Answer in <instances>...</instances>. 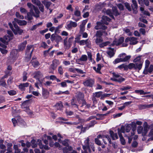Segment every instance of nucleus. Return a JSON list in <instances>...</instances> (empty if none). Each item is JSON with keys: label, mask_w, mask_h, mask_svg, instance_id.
Segmentation results:
<instances>
[{"label": "nucleus", "mask_w": 153, "mask_h": 153, "mask_svg": "<svg viewBox=\"0 0 153 153\" xmlns=\"http://www.w3.org/2000/svg\"><path fill=\"white\" fill-rule=\"evenodd\" d=\"M27 4L28 7L30 9V11L32 14L35 17H38L39 12L38 9L30 3H28Z\"/></svg>", "instance_id": "obj_1"}, {"label": "nucleus", "mask_w": 153, "mask_h": 153, "mask_svg": "<svg viewBox=\"0 0 153 153\" xmlns=\"http://www.w3.org/2000/svg\"><path fill=\"white\" fill-rule=\"evenodd\" d=\"M112 74L113 75V77L111 78L110 79L113 81L121 83L124 81L125 80L124 78L120 76L118 73L113 72Z\"/></svg>", "instance_id": "obj_2"}, {"label": "nucleus", "mask_w": 153, "mask_h": 153, "mask_svg": "<svg viewBox=\"0 0 153 153\" xmlns=\"http://www.w3.org/2000/svg\"><path fill=\"white\" fill-rule=\"evenodd\" d=\"M103 41V40L102 37H97L95 39L96 44L99 45L100 48L103 47L110 44V42L109 41L102 42Z\"/></svg>", "instance_id": "obj_3"}, {"label": "nucleus", "mask_w": 153, "mask_h": 153, "mask_svg": "<svg viewBox=\"0 0 153 153\" xmlns=\"http://www.w3.org/2000/svg\"><path fill=\"white\" fill-rule=\"evenodd\" d=\"M129 42L130 45H135L138 42L137 39L134 37H128L126 39L125 42L126 43ZM127 45L128 44L127 43H123L122 45L123 47H126Z\"/></svg>", "instance_id": "obj_4"}, {"label": "nucleus", "mask_w": 153, "mask_h": 153, "mask_svg": "<svg viewBox=\"0 0 153 153\" xmlns=\"http://www.w3.org/2000/svg\"><path fill=\"white\" fill-rule=\"evenodd\" d=\"M68 37H66L64 40L63 44L65 48V49H68L71 46L73 41L74 39V37L71 36L69 38L67 41Z\"/></svg>", "instance_id": "obj_5"}, {"label": "nucleus", "mask_w": 153, "mask_h": 153, "mask_svg": "<svg viewBox=\"0 0 153 153\" xmlns=\"http://www.w3.org/2000/svg\"><path fill=\"white\" fill-rule=\"evenodd\" d=\"M90 140L88 137H87L84 141V145H83L82 148L85 150L88 149L89 152H91V150L90 149V145H89V141Z\"/></svg>", "instance_id": "obj_6"}, {"label": "nucleus", "mask_w": 153, "mask_h": 153, "mask_svg": "<svg viewBox=\"0 0 153 153\" xmlns=\"http://www.w3.org/2000/svg\"><path fill=\"white\" fill-rule=\"evenodd\" d=\"M13 23L15 28V30L14 29V30H13L14 33L15 34H19L20 35L23 32V30L20 29L18 26L14 23V22H13Z\"/></svg>", "instance_id": "obj_7"}, {"label": "nucleus", "mask_w": 153, "mask_h": 153, "mask_svg": "<svg viewBox=\"0 0 153 153\" xmlns=\"http://www.w3.org/2000/svg\"><path fill=\"white\" fill-rule=\"evenodd\" d=\"M94 83L93 79H87L83 82V84L85 86L92 87Z\"/></svg>", "instance_id": "obj_8"}, {"label": "nucleus", "mask_w": 153, "mask_h": 153, "mask_svg": "<svg viewBox=\"0 0 153 153\" xmlns=\"http://www.w3.org/2000/svg\"><path fill=\"white\" fill-rule=\"evenodd\" d=\"M106 28V27L104 25V24L100 22H97V25L95 27V28L96 30L100 29L105 30Z\"/></svg>", "instance_id": "obj_9"}, {"label": "nucleus", "mask_w": 153, "mask_h": 153, "mask_svg": "<svg viewBox=\"0 0 153 153\" xmlns=\"http://www.w3.org/2000/svg\"><path fill=\"white\" fill-rule=\"evenodd\" d=\"M126 53H123L120 54L118 57H121L122 62H126L128 61L131 58V56L130 55L125 56Z\"/></svg>", "instance_id": "obj_10"}, {"label": "nucleus", "mask_w": 153, "mask_h": 153, "mask_svg": "<svg viewBox=\"0 0 153 153\" xmlns=\"http://www.w3.org/2000/svg\"><path fill=\"white\" fill-rule=\"evenodd\" d=\"M59 64V62L58 60L55 59L52 61V64L51 65L50 68L54 70L56 69L57 66Z\"/></svg>", "instance_id": "obj_11"}, {"label": "nucleus", "mask_w": 153, "mask_h": 153, "mask_svg": "<svg viewBox=\"0 0 153 153\" xmlns=\"http://www.w3.org/2000/svg\"><path fill=\"white\" fill-rule=\"evenodd\" d=\"M124 40V38L123 37H121L117 41L116 40H114L113 43L111 44V45L112 46L114 45H118L122 43Z\"/></svg>", "instance_id": "obj_12"}, {"label": "nucleus", "mask_w": 153, "mask_h": 153, "mask_svg": "<svg viewBox=\"0 0 153 153\" xmlns=\"http://www.w3.org/2000/svg\"><path fill=\"white\" fill-rule=\"evenodd\" d=\"M33 50V48L32 46L31 45L27 46L26 50V54L27 55L29 56L30 57Z\"/></svg>", "instance_id": "obj_13"}, {"label": "nucleus", "mask_w": 153, "mask_h": 153, "mask_svg": "<svg viewBox=\"0 0 153 153\" xmlns=\"http://www.w3.org/2000/svg\"><path fill=\"white\" fill-rule=\"evenodd\" d=\"M132 4L131 5L132 8L134 10V12L135 13H137V10L138 7L137 1L136 0H132Z\"/></svg>", "instance_id": "obj_14"}, {"label": "nucleus", "mask_w": 153, "mask_h": 153, "mask_svg": "<svg viewBox=\"0 0 153 153\" xmlns=\"http://www.w3.org/2000/svg\"><path fill=\"white\" fill-rule=\"evenodd\" d=\"M11 37L7 35H5L4 38H0V40L5 44H7L8 42L10 40Z\"/></svg>", "instance_id": "obj_15"}, {"label": "nucleus", "mask_w": 153, "mask_h": 153, "mask_svg": "<svg viewBox=\"0 0 153 153\" xmlns=\"http://www.w3.org/2000/svg\"><path fill=\"white\" fill-rule=\"evenodd\" d=\"M152 107H153V103L149 105L140 104L138 105V108L140 109H143Z\"/></svg>", "instance_id": "obj_16"}, {"label": "nucleus", "mask_w": 153, "mask_h": 153, "mask_svg": "<svg viewBox=\"0 0 153 153\" xmlns=\"http://www.w3.org/2000/svg\"><path fill=\"white\" fill-rule=\"evenodd\" d=\"M102 140L104 143L106 144L107 143V141H108L110 144H111V139L108 135H103L102 137Z\"/></svg>", "instance_id": "obj_17"}, {"label": "nucleus", "mask_w": 153, "mask_h": 153, "mask_svg": "<svg viewBox=\"0 0 153 153\" xmlns=\"http://www.w3.org/2000/svg\"><path fill=\"white\" fill-rule=\"evenodd\" d=\"M13 22H14L15 24V22H17L19 25L21 26L26 25L27 24V22L24 20H20L16 18L14 19V21Z\"/></svg>", "instance_id": "obj_18"}, {"label": "nucleus", "mask_w": 153, "mask_h": 153, "mask_svg": "<svg viewBox=\"0 0 153 153\" xmlns=\"http://www.w3.org/2000/svg\"><path fill=\"white\" fill-rule=\"evenodd\" d=\"M143 127L141 126H138L137 127V131L138 134L143 133V135H145V134L147 132L148 130L146 128H144V132H143Z\"/></svg>", "instance_id": "obj_19"}, {"label": "nucleus", "mask_w": 153, "mask_h": 153, "mask_svg": "<svg viewBox=\"0 0 153 153\" xmlns=\"http://www.w3.org/2000/svg\"><path fill=\"white\" fill-rule=\"evenodd\" d=\"M33 77L37 79H40L43 76V75L40 71H38L34 73L33 74Z\"/></svg>", "instance_id": "obj_20"}, {"label": "nucleus", "mask_w": 153, "mask_h": 153, "mask_svg": "<svg viewBox=\"0 0 153 153\" xmlns=\"http://www.w3.org/2000/svg\"><path fill=\"white\" fill-rule=\"evenodd\" d=\"M110 20V19L107 16H103L102 17L101 22L104 24L108 25Z\"/></svg>", "instance_id": "obj_21"}, {"label": "nucleus", "mask_w": 153, "mask_h": 153, "mask_svg": "<svg viewBox=\"0 0 153 153\" xmlns=\"http://www.w3.org/2000/svg\"><path fill=\"white\" fill-rule=\"evenodd\" d=\"M27 44V41H24L22 43L18 45V50L20 51H23L24 50Z\"/></svg>", "instance_id": "obj_22"}, {"label": "nucleus", "mask_w": 153, "mask_h": 153, "mask_svg": "<svg viewBox=\"0 0 153 153\" xmlns=\"http://www.w3.org/2000/svg\"><path fill=\"white\" fill-rule=\"evenodd\" d=\"M103 65L102 64H98L97 65V68L95 67H94L93 69L97 73L100 74H101V73L100 71L101 68L103 67Z\"/></svg>", "instance_id": "obj_23"}, {"label": "nucleus", "mask_w": 153, "mask_h": 153, "mask_svg": "<svg viewBox=\"0 0 153 153\" xmlns=\"http://www.w3.org/2000/svg\"><path fill=\"white\" fill-rule=\"evenodd\" d=\"M31 62L33 66L35 68H37L39 64V62L35 59L33 58Z\"/></svg>", "instance_id": "obj_24"}, {"label": "nucleus", "mask_w": 153, "mask_h": 153, "mask_svg": "<svg viewBox=\"0 0 153 153\" xmlns=\"http://www.w3.org/2000/svg\"><path fill=\"white\" fill-rule=\"evenodd\" d=\"M49 92L46 90L42 88V96L45 98H47L49 95Z\"/></svg>", "instance_id": "obj_25"}, {"label": "nucleus", "mask_w": 153, "mask_h": 153, "mask_svg": "<svg viewBox=\"0 0 153 153\" xmlns=\"http://www.w3.org/2000/svg\"><path fill=\"white\" fill-rule=\"evenodd\" d=\"M29 83L26 82L21 84L19 85V87L20 89L22 91H24L25 89V87H27L29 86Z\"/></svg>", "instance_id": "obj_26"}, {"label": "nucleus", "mask_w": 153, "mask_h": 153, "mask_svg": "<svg viewBox=\"0 0 153 153\" xmlns=\"http://www.w3.org/2000/svg\"><path fill=\"white\" fill-rule=\"evenodd\" d=\"M107 54L110 57H111L114 56L115 53L114 49L110 48H109V50L107 52Z\"/></svg>", "instance_id": "obj_27"}, {"label": "nucleus", "mask_w": 153, "mask_h": 153, "mask_svg": "<svg viewBox=\"0 0 153 153\" xmlns=\"http://www.w3.org/2000/svg\"><path fill=\"white\" fill-rule=\"evenodd\" d=\"M109 134L113 140H115L118 138V137L117 133H114L112 131H109Z\"/></svg>", "instance_id": "obj_28"}, {"label": "nucleus", "mask_w": 153, "mask_h": 153, "mask_svg": "<svg viewBox=\"0 0 153 153\" xmlns=\"http://www.w3.org/2000/svg\"><path fill=\"white\" fill-rule=\"evenodd\" d=\"M77 26V23L75 22H73L72 21H70L69 23L67 25V27L68 28L70 29L72 27H75Z\"/></svg>", "instance_id": "obj_29"}, {"label": "nucleus", "mask_w": 153, "mask_h": 153, "mask_svg": "<svg viewBox=\"0 0 153 153\" xmlns=\"http://www.w3.org/2000/svg\"><path fill=\"white\" fill-rule=\"evenodd\" d=\"M72 150V148L71 146L65 147L62 149L64 153H69V152Z\"/></svg>", "instance_id": "obj_30"}, {"label": "nucleus", "mask_w": 153, "mask_h": 153, "mask_svg": "<svg viewBox=\"0 0 153 153\" xmlns=\"http://www.w3.org/2000/svg\"><path fill=\"white\" fill-rule=\"evenodd\" d=\"M143 62H140V63H138L135 64L134 69H138L139 70H140L142 66Z\"/></svg>", "instance_id": "obj_31"}, {"label": "nucleus", "mask_w": 153, "mask_h": 153, "mask_svg": "<svg viewBox=\"0 0 153 153\" xmlns=\"http://www.w3.org/2000/svg\"><path fill=\"white\" fill-rule=\"evenodd\" d=\"M150 64V62L148 60H146L145 61V68L143 72V74H147L146 68H148Z\"/></svg>", "instance_id": "obj_32"}, {"label": "nucleus", "mask_w": 153, "mask_h": 153, "mask_svg": "<svg viewBox=\"0 0 153 153\" xmlns=\"http://www.w3.org/2000/svg\"><path fill=\"white\" fill-rule=\"evenodd\" d=\"M6 77V76H4L2 77L1 79H0V86L6 87V84L4 79Z\"/></svg>", "instance_id": "obj_33"}, {"label": "nucleus", "mask_w": 153, "mask_h": 153, "mask_svg": "<svg viewBox=\"0 0 153 153\" xmlns=\"http://www.w3.org/2000/svg\"><path fill=\"white\" fill-rule=\"evenodd\" d=\"M80 12L78 10V7H76L75 8V10L74 12V15L76 16L79 17L80 16Z\"/></svg>", "instance_id": "obj_34"}, {"label": "nucleus", "mask_w": 153, "mask_h": 153, "mask_svg": "<svg viewBox=\"0 0 153 153\" xmlns=\"http://www.w3.org/2000/svg\"><path fill=\"white\" fill-rule=\"evenodd\" d=\"M118 134L120 138L121 144L123 145H124L126 143V142L124 139L123 137L122 134H120V132L119 131L118 132Z\"/></svg>", "instance_id": "obj_35"}, {"label": "nucleus", "mask_w": 153, "mask_h": 153, "mask_svg": "<svg viewBox=\"0 0 153 153\" xmlns=\"http://www.w3.org/2000/svg\"><path fill=\"white\" fill-rule=\"evenodd\" d=\"M112 15H114L115 16H117L119 14V13L118 12L117 8L115 7H113L112 8Z\"/></svg>", "instance_id": "obj_36"}, {"label": "nucleus", "mask_w": 153, "mask_h": 153, "mask_svg": "<svg viewBox=\"0 0 153 153\" xmlns=\"http://www.w3.org/2000/svg\"><path fill=\"white\" fill-rule=\"evenodd\" d=\"M63 105L61 102H59L56 104L55 105V108L57 110H60L62 107Z\"/></svg>", "instance_id": "obj_37"}, {"label": "nucleus", "mask_w": 153, "mask_h": 153, "mask_svg": "<svg viewBox=\"0 0 153 153\" xmlns=\"http://www.w3.org/2000/svg\"><path fill=\"white\" fill-rule=\"evenodd\" d=\"M102 94V92L99 91L98 92H96L94 93H93V94L94 95V96H95L97 98H99L101 96H102L103 97V95Z\"/></svg>", "instance_id": "obj_38"}, {"label": "nucleus", "mask_w": 153, "mask_h": 153, "mask_svg": "<svg viewBox=\"0 0 153 153\" xmlns=\"http://www.w3.org/2000/svg\"><path fill=\"white\" fill-rule=\"evenodd\" d=\"M32 16H34L30 12H30L28 13L27 14V16L25 17V19H27L29 20H31L32 19Z\"/></svg>", "instance_id": "obj_39"}, {"label": "nucleus", "mask_w": 153, "mask_h": 153, "mask_svg": "<svg viewBox=\"0 0 153 153\" xmlns=\"http://www.w3.org/2000/svg\"><path fill=\"white\" fill-rule=\"evenodd\" d=\"M103 35V31L98 30L97 31L96 34L95 35L96 37H101V36Z\"/></svg>", "instance_id": "obj_40"}, {"label": "nucleus", "mask_w": 153, "mask_h": 153, "mask_svg": "<svg viewBox=\"0 0 153 153\" xmlns=\"http://www.w3.org/2000/svg\"><path fill=\"white\" fill-rule=\"evenodd\" d=\"M13 149L15 150V153H20L21 152L20 149L18 148V146L16 145H14Z\"/></svg>", "instance_id": "obj_41"}, {"label": "nucleus", "mask_w": 153, "mask_h": 153, "mask_svg": "<svg viewBox=\"0 0 153 153\" xmlns=\"http://www.w3.org/2000/svg\"><path fill=\"white\" fill-rule=\"evenodd\" d=\"M29 100H26L24 101L21 105V107L22 108H27V103Z\"/></svg>", "instance_id": "obj_42"}, {"label": "nucleus", "mask_w": 153, "mask_h": 153, "mask_svg": "<svg viewBox=\"0 0 153 153\" xmlns=\"http://www.w3.org/2000/svg\"><path fill=\"white\" fill-rule=\"evenodd\" d=\"M86 47H88L89 48H91V42L88 39H87L86 40L85 44Z\"/></svg>", "instance_id": "obj_43"}, {"label": "nucleus", "mask_w": 153, "mask_h": 153, "mask_svg": "<svg viewBox=\"0 0 153 153\" xmlns=\"http://www.w3.org/2000/svg\"><path fill=\"white\" fill-rule=\"evenodd\" d=\"M62 39V37L59 36H57L55 37V40L57 44H59V42H61Z\"/></svg>", "instance_id": "obj_44"}, {"label": "nucleus", "mask_w": 153, "mask_h": 153, "mask_svg": "<svg viewBox=\"0 0 153 153\" xmlns=\"http://www.w3.org/2000/svg\"><path fill=\"white\" fill-rule=\"evenodd\" d=\"M7 92L9 94L10 96L14 95L16 94V91L13 90L8 91Z\"/></svg>", "instance_id": "obj_45"}, {"label": "nucleus", "mask_w": 153, "mask_h": 153, "mask_svg": "<svg viewBox=\"0 0 153 153\" xmlns=\"http://www.w3.org/2000/svg\"><path fill=\"white\" fill-rule=\"evenodd\" d=\"M80 58V60L82 61H86L88 59V57L85 55H82Z\"/></svg>", "instance_id": "obj_46"}, {"label": "nucleus", "mask_w": 153, "mask_h": 153, "mask_svg": "<svg viewBox=\"0 0 153 153\" xmlns=\"http://www.w3.org/2000/svg\"><path fill=\"white\" fill-rule=\"evenodd\" d=\"M147 70V74H148V72H149L150 73H151L153 70V65H150L149 68H146Z\"/></svg>", "instance_id": "obj_47"}, {"label": "nucleus", "mask_w": 153, "mask_h": 153, "mask_svg": "<svg viewBox=\"0 0 153 153\" xmlns=\"http://www.w3.org/2000/svg\"><path fill=\"white\" fill-rule=\"evenodd\" d=\"M131 88V87L127 85L125 86H122L120 88L121 91H125Z\"/></svg>", "instance_id": "obj_48"}, {"label": "nucleus", "mask_w": 153, "mask_h": 153, "mask_svg": "<svg viewBox=\"0 0 153 153\" xmlns=\"http://www.w3.org/2000/svg\"><path fill=\"white\" fill-rule=\"evenodd\" d=\"M106 14L109 15L111 18H114V17L112 15V12L110 10H108L106 12Z\"/></svg>", "instance_id": "obj_49"}, {"label": "nucleus", "mask_w": 153, "mask_h": 153, "mask_svg": "<svg viewBox=\"0 0 153 153\" xmlns=\"http://www.w3.org/2000/svg\"><path fill=\"white\" fill-rule=\"evenodd\" d=\"M27 73L25 72H24L23 74V79L22 80L23 82L26 81L27 79Z\"/></svg>", "instance_id": "obj_50"}, {"label": "nucleus", "mask_w": 153, "mask_h": 153, "mask_svg": "<svg viewBox=\"0 0 153 153\" xmlns=\"http://www.w3.org/2000/svg\"><path fill=\"white\" fill-rule=\"evenodd\" d=\"M86 42L85 40H80V41H77V43H79L80 45L83 46L85 45Z\"/></svg>", "instance_id": "obj_51"}, {"label": "nucleus", "mask_w": 153, "mask_h": 153, "mask_svg": "<svg viewBox=\"0 0 153 153\" xmlns=\"http://www.w3.org/2000/svg\"><path fill=\"white\" fill-rule=\"evenodd\" d=\"M69 141L68 140H65L62 142V143L66 147L69 146Z\"/></svg>", "instance_id": "obj_52"}, {"label": "nucleus", "mask_w": 153, "mask_h": 153, "mask_svg": "<svg viewBox=\"0 0 153 153\" xmlns=\"http://www.w3.org/2000/svg\"><path fill=\"white\" fill-rule=\"evenodd\" d=\"M120 58H117L113 62V63L114 64H116L120 62H122L121 57H120Z\"/></svg>", "instance_id": "obj_53"}, {"label": "nucleus", "mask_w": 153, "mask_h": 153, "mask_svg": "<svg viewBox=\"0 0 153 153\" xmlns=\"http://www.w3.org/2000/svg\"><path fill=\"white\" fill-rule=\"evenodd\" d=\"M120 132V134H121V133H124L125 132V127L124 126H122L120 129V128L118 129V132Z\"/></svg>", "instance_id": "obj_54"}, {"label": "nucleus", "mask_w": 153, "mask_h": 153, "mask_svg": "<svg viewBox=\"0 0 153 153\" xmlns=\"http://www.w3.org/2000/svg\"><path fill=\"white\" fill-rule=\"evenodd\" d=\"M131 125V127L133 128V130L134 131L136 129V124L135 122H132L131 123L129 124Z\"/></svg>", "instance_id": "obj_55"}, {"label": "nucleus", "mask_w": 153, "mask_h": 153, "mask_svg": "<svg viewBox=\"0 0 153 153\" xmlns=\"http://www.w3.org/2000/svg\"><path fill=\"white\" fill-rule=\"evenodd\" d=\"M126 8L129 10L131 11V8L129 4L127 2L125 3L124 4Z\"/></svg>", "instance_id": "obj_56"}, {"label": "nucleus", "mask_w": 153, "mask_h": 153, "mask_svg": "<svg viewBox=\"0 0 153 153\" xmlns=\"http://www.w3.org/2000/svg\"><path fill=\"white\" fill-rule=\"evenodd\" d=\"M32 1L33 3L37 5V6L39 5L41 3L39 0H32Z\"/></svg>", "instance_id": "obj_57"}, {"label": "nucleus", "mask_w": 153, "mask_h": 153, "mask_svg": "<svg viewBox=\"0 0 153 153\" xmlns=\"http://www.w3.org/2000/svg\"><path fill=\"white\" fill-rule=\"evenodd\" d=\"M117 68L120 69L124 68L126 69L127 68V66L124 64H123L118 66Z\"/></svg>", "instance_id": "obj_58"}, {"label": "nucleus", "mask_w": 153, "mask_h": 153, "mask_svg": "<svg viewBox=\"0 0 153 153\" xmlns=\"http://www.w3.org/2000/svg\"><path fill=\"white\" fill-rule=\"evenodd\" d=\"M54 146L55 147H58L59 150H61L62 149V147L57 142H56L54 144Z\"/></svg>", "instance_id": "obj_59"}, {"label": "nucleus", "mask_w": 153, "mask_h": 153, "mask_svg": "<svg viewBox=\"0 0 153 153\" xmlns=\"http://www.w3.org/2000/svg\"><path fill=\"white\" fill-rule=\"evenodd\" d=\"M96 97H97L94 96V95L93 94L92 99L93 102L94 104L97 103V101L96 98Z\"/></svg>", "instance_id": "obj_60"}, {"label": "nucleus", "mask_w": 153, "mask_h": 153, "mask_svg": "<svg viewBox=\"0 0 153 153\" xmlns=\"http://www.w3.org/2000/svg\"><path fill=\"white\" fill-rule=\"evenodd\" d=\"M80 31L79 33L82 34V33H83L85 30V26L83 25H80Z\"/></svg>", "instance_id": "obj_61"}, {"label": "nucleus", "mask_w": 153, "mask_h": 153, "mask_svg": "<svg viewBox=\"0 0 153 153\" xmlns=\"http://www.w3.org/2000/svg\"><path fill=\"white\" fill-rule=\"evenodd\" d=\"M129 69H131L132 68H134V69L135 67V64L134 63H130L129 64L127 67Z\"/></svg>", "instance_id": "obj_62"}, {"label": "nucleus", "mask_w": 153, "mask_h": 153, "mask_svg": "<svg viewBox=\"0 0 153 153\" xmlns=\"http://www.w3.org/2000/svg\"><path fill=\"white\" fill-rule=\"evenodd\" d=\"M132 102V101H130L128 102H126L123 104V105L125 108L126 107L128 106L129 105H130Z\"/></svg>", "instance_id": "obj_63"}, {"label": "nucleus", "mask_w": 153, "mask_h": 153, "mask_svg": "<svg viewBox=\"0 0 153 153\" xmlns=\"http://www.w3.org/2000/svg\"><path fill=\"white\" fill-rule=\"evenodd\" d=\"M48 46L45 42H42L41 44V47L45 49Z\"/></svg>", "instance_id": "obj_64"}]
</instances>
